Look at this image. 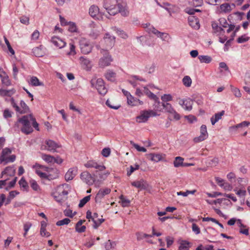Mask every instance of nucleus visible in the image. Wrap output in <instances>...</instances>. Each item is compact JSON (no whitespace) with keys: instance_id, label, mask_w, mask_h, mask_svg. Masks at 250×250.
I'll return each mask as SVG.
<instances>
[{"instance_id":"nucleus-32","label":"nucleus","mask_w":250,"mask_h":250,"mask_svg":"<svg viewBox=\"0 0 250 250\" xmlns=\"http://www.w3.org/2000/svg\"><path fill=\"white\" fill-rule=\"evenodd\" d=\"M29 83L34 86H43L44 85L43 83L40 82L39 79L35 76H32L31 78Z\"/></svg>"},{"instance_id":"nucleus-20","label":"nucleus","mask_w":250,"mask_h":250,"mask_svg":"<svg viewBox=\"0 0 250 250\" xmlns=\"http://www.w3.org/2000/svg\"><path fill=\"white\" fill-rule=\"evenodd\" d=\"M127 104L130 106H138L139 105H142L143 104V102L140 101L139 99H137L133 97L131 95V96L128 98L127 100Z\"/></svg>"},{"instance_id":"nucleus-38","label":"nucleus","mask_w":250,"mask_h":250,"mask_svg":"<svg viewBox=\"0 0 250 250\" xmlns=\"http://www.w3.org/2000/svg\"><path fill=\"white\" fill-rule=\"evenodd\" d=\"M29 184L31 188L35 191H38L40 189L39 185L37 184V182L34 179H30L29 180Z\"/></svg>"},{"instance_id":"nucleus-22","label":"nucleus","mask_w":250,"mask_h":250,"mask_svg":"<svg viewBox=\"0 0 250 250\" xmlns=\"http://www.w3.org/2000/svg\"><path fill=\"white\" fill-rule=\"evenodd\" d=\"M131 185L141 189H146L147 187V185L146 182L143 179H141L140 181H134L132 182Z\"/></svg>"},{"instance_id":"nucleus-30","label":"nucleus","mask_w":250,"mask_h":250,"mask_svg":"<svg viewBox=\"0 0 250 250\" xmlns=\"http://www.w3.org/2000/svg\"><path fill=\"white\" fill-rule=\"evenodd\" d=\"M221 13H228L231 11V6L229 3H225L220 6Z\"/></svg>"},{"instance_id":"nucleus-17","label":"nucleus","mask_w":250,"mask_h":250,"mask_svg":"<svg viewBox=\"0 0 250 250\" xmlns=\"http://www.w3.org/2000/svg\"><path fill=\"white\" fill-rule=\"evenodd\" d=\"M51 41L52 43L59 48L63 47L66 44L65 42L62 39L58 37H52Z\"/></svg>"},{"instance_id":"nucleus-9","label":"nucleus","mask_w":250,"mask_h":250,"mask_svg":"<svg viewBox=\"0 0 250 250\" xmlns=\"http://www.w3.org/2000/svg\"><path fill=\"white\" fill-rule=\"evenodd\" d=\"M208 137V133L207 130V126L206 125H203L200 128V135L194 138V141L195 143H199L205 140Z\"/></svg>"},{"instance_id":"nucleus-2","label":"nucleus","mask_w":250,"mask_h":250,"mask_svg":"<svg viewBox=\"0 0 250 250\" xmlns=\"http://www.w3.org/2000/svg\"><path fill=\"white\" fill-rule=\"evenodd\" d=\"M70 191V186L66 184L58 186L55 191L52 193V196L58 203H61L66 199V196Z\"/></svg>"},{"instance_id":"nucleus-11","label":"nucleus","mask_w":250,"mask_h":250,"mask_svg":"<svg viewBox=\"0 0 250 250\" xmlns=\"http://www.w3.org/2000/svg\"><path fill=\"white\" fill-rule=\"evenodd\" d=\"M81 178L83 182L88 185H92L95 181L94 177L87 171H84L81 173Z\"/></svg>"},{"instance_id":"nucleus-46","label":"nucleus","mask_w":250,"mask_h":250,"mask_svg":"<svg viewBox=\"0 0 250 250\" xmlns=\"http://www.w3.org/2000/svg\"><path fill=\"white\" fill-rule=\"evenodd\" d=\"M130 144L133 147H134L138 151H140V152H146V149L145 147H141V146H139L138 144H135L134 142L131 141L130 142Z\"/></svg>"},{"instance_id":"nucleus-15","label":"nucleus","mask_w":250,"mask_h":250,"mask_svg":"<svg viewBox=\"0 0 250 250\" xmlns=\"http://www.w3.org/2000/svg\"><path fill=\"white\" fill-rule=\"evenodd\" d=\"M115 37L111 35L110 33L107 32L104 37V42L106 43L107 46L109 48L112 47L115 42Z\"/></svg>"},{"instance_id":"nucleus-48","label":"nucleus","mask_w":250,"mask_h":250,"mask_svg":"<svg viewBox=\"0 0 250 250\" xmlns=\"http://www.w3.org/2000/svg\"><path fill=\"white\" fill-rule=\"evenodd\" d=\"M196 250H213V246L212 245H208L204 247L200 245L196 249Z\"/></svg>"},{"instance_id":"nucleus-59","label":"nucleus","mask_w":250,"mask_h":250,"mask_svg":"<svg viewBox=\"0 0 250 250\" xmlns=\"http://www.w3.org/2000/svg\"><path fill=\"white\" fill-rule=\"evenodd\" d=\"M64 213L66 216L72 218L76 214V212H74V213H73L72 210L68 209H65L64 211Z\"/></svg>"},{"instance_id":"nucleus-53","label":"nucleus","mask_w":250,"mask_h":250,"mask_svg":"<svg viewBox=\"0 0 250 250\" xmlns=\"http://www.w3.org/2000/svg\"><path fill=\"white\" fill-rule=\"evenodd\" d=\"M250 125V122L248 121H244L240 124L236 125L235 126H232V128H237L239 127H243L244 126H248Z\"/></svg>"},{"instance_id":"nucleus-64","label":"nucleus","mask_w":250,"mask_h":250,"mask_svg":"<svg viewBox=\"0 0 250 250\" xmlns=\"http://www.w3.org/2000/svg\"><path fill=\"white\" fill-rule=\"evenodd\" d=\"M185 118L187 119L188 122L190 123H193L194 122L197 121L196 118L192 115L186 116Z\"/></svg>"},{"instance_id":"nucleus-40","label":"nucleus","mask_w":250,"mask_h":250,"mask_svg":"<svg viewBox=\"0 0 250 250\" xmlns=\"http://www.w3.org/2000/svg\"><path fill=\"white\" fill-rule=\"evenodd\" d=\"M184 85L186 87H190L192 83V80L188 76H185L182 80Z\"/></svg>"},{"instance_id":"nucleus-45","label":"nucleus","mask_w":250,"mask_h":250,"mask_svg":"<svg viewBox=\"0 0 250 250\" xmlns=\"http://www.w3.org/2000/svg\"><path fill=\"white\" fill-rule=\"evenodd\" d=\"M67 26L68 31H77L78 28L75 22L69 21Z\"/></svg>"},{"instance_id":"nucleus-44","label":"nucleus","mask_w":250,"mask_h":250,"mask_svg":"<svg viewBox=\"0 0 250 250\" xmlns=\"http://www.w3.org/2000/svg\"><path fill=\"white\" fill-rule=\"evenodd\" d=\"M90 196L91 195H88L81 199L79 204V207H83L84 206V205L90 200Z\"/></svg>"},{"instance_id":"nucleus-49","label":"nucleus","mask_w":250,"mask_h":250,"mask_svg":"<svg viewBox=\"0 0 250 250\" xmlns=\"http://www.w3.org/2000/svg\"><path fill=\"white\" fill-rule=\"evenodd\" d=\"M104 219H103V218H101V219H97L96 220H95V221H94L93 222V227L96 229H97L99 226L100 225L103 223L104 222Z\"/></svg>"},{"instance_id":"nucleus-43","label":"nucleus","mask_w":250,"mask_h":250,"mask_svg":"<svg viewBox=\"0 0 250 250\" xmlns=\"http://www.w3.org/2000/svg\"><path fill=\"white\" fill-rule=\"evenodd\" d=\"M19 184L21 187L23 188L26 191L28 190L29 187L27 183L23 177L21 178L19 182Z\"/></svg>"},{"instance_id":"nucleus-41","label":"nucleus","mask_w":250,"mask_h":250,"mask_svg":"<svg viewBox=\"0 0 250 250\" xmlns=\"http://www.w3.org/2000/svg\"><path fill=\"white\" fill-rule=\"evenodd\" d=\"M144 92L150 99H157V97L156 95L151 92L146 87H144Z\"/></svg>"},{"instance_id":"nucleus-55","label":"nucleus","mask_w":250,"mask_h":250,"mask_svg":"<svg viewBox=\"0 0 250 250\" xmlns=\"http://www.w3.org/2000/svg\"><path fill=\"white\" fill-rule=\"evenodd\" d=\"M81 63L86 66H88L90 64V61L84 57H81L80 58Z\"/></svg>"},{"instance_id":"nucleus-6","label":"nucleus","mask_w":250,"mask_h":250,"mask_svg":"<svg viewBox=\"0 0 250 250\" xmlns=\"http://www.w3.org/2000/svg\"><path fill=\"white\" fill-rule=\"evenodd\" d=\"M89 14L93 18L99 20L102 19L104 15L102 12H100L99 7L95 5H92L90 7Z\"/></svg>"},{"instance_id":"nucleus-19","label":"nucleus","mask_w":250,"mask_h":250,"mask_svg":"<svg viewBox=\"0 0 250 250\" xmlns=\"http://www.w3.org/2000/svg\"><path fill=\"white\" fill-rule=\"evenodd\" d=\"M136 236L137 237V240L138 241H141L145 238L146 239V241L147 243L152 244L153 242L152 241L149 239L148 238L152 237V235L150 234H147L146 233H144L142 232H137L136 233Z\"/></svg>"},{"instance_id":"nucleus-28","label":"nucleus","mask_w":250,"mask_h":250,"mask_svg":"<svg viewBox=\"0 0 250 250\" xmlns=\"http://www.w3.org/2000/svg\"><path fill=\"white\" fill-rule=\"evenodd\" d=\"M15 93V90L14 89H11L10 90H6L4 89H0V96H11Z\"/></svg>"},{"instance_id":"nucleus-3","label":"nucleus","mask_w":250,"mask_h":250,"mask_svg":"<svg viewBox=\"0 0 250 250\" xmlns=\"http://www.w3.org/2000/svg\"><path fill=\"white\" fill-rule=\"evenodd\" d=\"M30 118H32V114L23 116L18 120V122L22 125L21 131L26 134H29L33 131L30 125Z\"/></svg>"},{"instance_id":"nucleus-51","label":"nucleus","mask_w":250,"mask_h":250,"mask_svg":"<svg viewBox=\"0 0 250 250\" xmlns=\"http://www.w3.org/2000/svg\"><path fill=\"white\" fill-rule=\"evenodd\" d=\"M161 100L164 103H167V102L171 101L172 100V97L170 94H164L162 96Z\"/></svg>"},{"instance_id":"nucleus-14","label":"nucleus","mask_w":250,"mask_h":250,"mask_svg":"<svg viewBox=\"0 0 250 250\" xmlns=\"http://www.w3.org/2000/svg\"><path fill=\"white\" fill-rule=\"evenodd\" d=\"M84 166L87 168H95L100 171H103L105 169V167L104 165H99L93 161H88Z\"/></svg>"},{"instance_id":"nucleus-10","label":"nucleus","mask_w":250,"mask_h":250,"mask_svg":"<svg viewBox=\"0 0 250 250\" xmlns=\"http://www.w3.org/2000/svg\"><path fill=\"white\" fill-rule=\"evenodd\" d=\"M45 145L42 146V149H47L50 151H55L56 148L60 147L59 145L54 141L49 140L45 142Z\"/></svg>"},{"instance_id":"nucleus-26","label":"nucleus","mask_w":250,"mask_h":250,"mask_svg":"<svg viewBox=\"0 0 250 250\" xmlns=\"http://www.w3.org/2000/svg\"><path fill=\"white\" fill-rule=\"evenodd\" d=\"M224 113L225 111L224 110H222L220 112L215 114V115L213 116H212L210 119L211 124L212 125H215L216 123H217L220 119H221L222 116L224 115Z\"/></svg>"},{"instance_id":"nucleus-24","label":"nucleus","mask_w":250,"mask_h":250,"mask_svg":"<svg viewBox=\"0 0 250 250\" xmlns=\"http://www.w3.org/2000/svg\"><path fill=\"white\" fill-rule=\"evenodd\" d=\"M147 158L151 161L155 162H158L160 161L162 159L161 154L155 153H150L147 154Z\"/></svg>"},{"instance_id":"nucleus-47","label":"nucleus","mask_w":250,"mask_h":250,"mask_svg":"<svg viewBox=\"0 0 250 250\" xmlns=\"http://www.w3.org/2000/svg\"><path fill=\"white\" fill-rule=\"evenodd\" d=\"M70 222V220L69 218H66L62 220L58 221L56 223V225L58 226H61L64 225H67Z\"/></svg>"},{"instance_id":"nucleus-35","label":"nucleus","mask_w":250,"mask_h":250,"mask_svg":"<svg viewBox=\"0 0 250 250\" xmlns=\"http://www.w3.org/2000/svg\"><path fill=\"white\" fill-rule=\"evenodd\" d=\"M198 59L201 63H209L212 60L211 57L208 55H200Z\"/></svg>"},{"instance_id":"nucleus-4","label":"nucleus","mask_w":250,"mask_h":250,"mask_svg":"<svg viewBox=\"0 0 250 250\" xmlns=\"http://www.w3.org/2000/svg\"><path fill=\"white\" fill-rule=\"evenodd\" d=\"M90 83L91 87L96 88L101 95H104L107 93V90L102 79L93 78L90 81Z\"/></svg>"},{"instance_id":"nucleus-13","label":"nucleus","mask_w":250,"mask_h":250,"mask_svg":"<svg viewBox=\"0 0 250 250\" xmlns=\"http://www.w3.org/2000/svg\"><path fill=\"white\" fill-rule=\"evenodd\" d=\"M179 104L187 111H190L192 108L193 101L190 99L182 100L179 101Z\"/></svg>"},{"instance_id":"nucleus-37","label":"nucleus","mask_w":250,"mask_h":250,"mask_svg":"<svg viewBox=\"0 0 250 250\" xmlns=\"http://www.w3.org/2000/svg\"><path fill=\"white\" fill-rule=\"evenodd\" d=\"M154 103L153 105V109L159 112L162 111L163 108L161 107V105H160V102L159 98H157V99H154Z\"/></svg>"},{"instance_id":"nucleus-23","label":"nucleus","mask_w":250,"mask_h":250,"mask_svg":"<svg viewBox=\"0 0 250 250\" xmlns=\"http://www.w3.org/2000/svg\"><path fill=\"white\" fill-rule=\"evenodd\" d=\"M32 52L36 57H41L43 56L44 54L43 46L40 45L39 47L34 48L32 50Z\"/></svg>"},{"instance_id":"nucleus-34","label":"nucleus","mask_w":250,"mask_h":250,"mask_svg":"<svg viewBox=\"0 0 250 250\" xmlns=\"http://www.w3.org/2000/svg\"><path fill=\"white\" fill-rule=\"evenodd\" d=\"M29 110V108L23 101H21V107H20L19 113L23 114L27 113Z\"/></svg>"},{"instance_id":"nucleus-60","label":"nucleus","mask_w":250,"mask_h":250,"mask_svg":"<svg viewBox=\"0 0 250 250\" xmlns=\"http://www.w3.org/2000/svg\"><path fill=\"white\" fill-rule=\"evenodd\" d=\"M220 25L224 28L228 27L229 23L227 22L225 18H220L219 20Z\"/></svg>"},{"instance_id":"nucleus-42","label":"nucleus","mask_w":250,"mask_h":250,"mask_svg":"<svg viewBox=\"0 0 250 250\" xmlns=\"http://www.w3.org/2000/svg\"><path fill=\"white\" fill-rule=\"evenodd\" d=\"M121 200L122 206L123 207H126L129 206L130 201L128 199H126L123 195H121L120 197Z\"/></svg>"},{"instance_id":"nucleus-58","label":"nucleus","mask_w":250,"mask_h":250,"mask_svg":"<svg viewBox=\"0 0 250 250\" xmlns=\"http://www.w3.org/2000/svg\"><path fill=\"white\" fill-rule=\"evenodd\" d=\"M189 25L192 27L194 30H198L200 28V24L199 21H193V22H191L189 23Z\"/></svg>"},{"instance_id":"nucleus-54","label":"nucleus","mask_w":250,"mask_h":250,"mask_svg":"<svg viewBox=\"0 0 250 250\" xmlns=\"http://www.w3.org/2000/svg\"><path fill=\"white\" fill-rule=\"evenodd\" d=\"M143 27L145 29H147V31H158V30H156L155 28L151 25L149 23L144 24L143 25Z\"/></svg>"},{"instance_id":"nucleus-7","label":"nucleus","mask_w":250,"mask_h":250,"mask_svg":"<svg viewBox=\"0 0 250 250\" xmlns=\"http://www.w3.org/2000/svg\"><path fill=\"white\" fill-rule=\"evenodd\" d=\"M162 106L166 112L171 114L174 119L179 120L180 119V115L174 109L171 104L168 103H163Z\"/></svg>"},{"instance_id":"nucleus-5","label":"nucleus","mask_w":250,"mask_h":250,"mask_svg":"<svg viewBox=\"0 0 250 250\" xmlns=\"http://www.w3.org/2000/svg\"><path fill=\"white\" fill-rule=\"evenodd\" d=\"M100 52L104 55V57L99 61V64L101 67H104L108 66L112 61L111 57L109 55L107 50L101 49Z\"/></svg>"},{"instance_id":"nucleus-36","label":"nucleus","mask_w":250,"mask_h":250,"mask_svg":"<svg viewBox=\"0 0 250 250\" xmlns=\"http://www.w3.org/2000/svg\"><path fill=\"white\" fill-rule=\"evenodd\" d=\"M244 15H245V14L243 12H236L233 13L232 14L229 15L228 16V19L229 21V22L230 23H231V22L230 21V20H232L233 16L235 15V16H237V17L238 18V19L239 20L241 21L243 17L244 16Z\"/></svg>"},{"instance_id":"nucleus-63","label":"nucleus","mask_w":250,"mask_h":250,"mask_svg":"<svg viewBox=\"0 0 250 250\" xmlns=\"http://www.w3.org/2000/svg\"><path fill=\"white\" fill-rule=\"evenodd\" d=\"M192 231L196 234H198L200 233V229L199 227L196 224H192Z\"/></svg>"},{"instance_id":"nucleus-1","label":"nucleus","mask_w":250,"mask_h":250,"mask_svg":"<svg viewBox=\"0 0 250 250\" xmlns=\"http://www.w3.org/2000/svg\"><path fill=\"white\" fill-rule=\"evenodd\" d=\"M103 7L109 15L114 16L120 13L123 16H126L128 13L125 8L118 3L117 0H104Z\"/></svg>"},{"instance_id":"nucleus-33","label":"nucleus","mask_w":250,"mask_h":250,"mask_svg":"<svg viewBox=\"0 0 250 250\" xmlns=\"http://www.w3.org/2000/svg\"><path fill=\"white\" fill-rule=\"evenodd\" d=\"M11 149L9 148H5L2 150V154L0 156V162L1 163L5 162V159L6 158L5 156L11 153Z\"/></svg>"},{"instance_id":"nucleus-18","label":"nucleus","mask_w":250,"mask_h":250,"mask_svg":"<svg viewBox=\"0 0 250 250\" xmlns=\"http://www.w3.org/2000/svg\"><path fill=\"white\" fill-rule=\"evenodd\" d=\"M77 169L75 167L69 169L65 175V179L67 181L72 180L76 175Z\"/></svg>"},{"instance_id":"nucleus-29","label":"nucleus","mask_w":250,"mask_h":250,"mask_svg":"<svg viewBox=\"0 0 250 250\" xmlns=\"http://www.w3.org/2000/svg\"><path fill=\"white\" fill-rule=\"evenodd\" d=\"M184 159L180 156H177L175 158V159L173 161V165L174 167H182L184 164Z\"/></svg>"},{"instance_id":"nucleus-61","label":"nucleus","mask_w":250,"mask_h":250,"mask_svg":"<svg viewBox=\"0 0 250 250\" xmlns=\"http://www.w3.org/2000/svg\"><path fill=\"white\" fill-rule=\"evenodd\" d=\"M220 186L223 187L226 190H231L232 189V186L228 183H224L223 184H220Z\"/></svg>"},{"instance_id":"nucleus-56","label":"nucleus","mask_w":250,"mask_h":250,"mask_svg":"<svg viewBox=\"0 0 250 250\" xmlns=\"http://www.w3.org/2000/svg\"><path fill=\"white\" fill-rule=\"evenodd\" d=\"M36 173L41 178L47 179L48 175L46 173L42 172L40 170L36 169L35 170Z\"/></svg>"},{"instance_id":"nucleus-57","label":"nucleus","mask_w":250,"mask_h":250,"mask_svg":"<svg viewBox=\"0 0 250 250\" xmlns=\"http://www.w3.org/2000/svg\"><path fill=\"white\" fill-rule=\"evenodd\" d=\"M111 151L108 147L104 148L102 151V154L104 157H107L109 156Z\"/></svg>"},{"instance_id":"nucleus-62","label":"nucleus","mask_w":250,"mask_h":250,"mask_svg":"<svg viewBox=\"0 0 250 250\" xmlns=\"http://www.w3.org/2000/svg\"><path fill=\"white\" fill-rule=\"evenodd\" d=\"M229 29L227 30V31H232L235 29L234 31H237L239 29L240 26L238 25L237 26H235L234 24H232L231 23L229 24L228 26Z\"/></svg>"},{"instance_id":"nucleus-8","label":"nucleus","mask_w":250,"mask_h":250,"mask_svg":"<svg viewBox=\"0 0 250 250\" xmlns=\"http://www.w3.org/2000/svg\"><path fill=\"white\" fill-rule=\"evenodd\" d=\"M80 46L82 53L87 54L89 53L92 50L91 45L85 39H82L80 41Z\"/></svg>"},{"instance_id":"nucleus-27","label":"nucleus","mask_w":250,"mask_h":250,"mask_svg":"<svg viewBox=\"0 0 250 250\" xmlns=\"http://www.w3.org/2000/svg\"><path fill=\"white\" fill-rule=\"evenodd\" d=\"M104 77L107 80L113 82L115 80L116 73L112 70H108L104 74Z\"/></svg>"},{"instance_id":"nucleus-50","label":"nucleus","mask_w":250,"mask_h":250,"mask_svg":"<svg viewBox=\"0 0 250 250\" xmlns=\"http://www.w3.org/2000/svg\"><path fill=\"white\" fill-rule=\"evenodd\" d=\"M189 243L187 241H182L179 246V249L180 250H186L188 249L189 247Z\"/></svg>"},{"instance_id":"nucleus-12","label":"nucleus","mask_w":250,"mask_h":250,"mask_svg":"<svg viewBox=\"0 0 250 250\" xmlns=\"http://www.w3.org/2000/svg\"><path fill=\"white\" fill-rule=\"evenodd\" d=\"M111 191L110 189L108 188H105L104 189H100L98 193L96 194L95 197V202H100L101 199L104 198V197L110 193Z\"/></svg>"},{"instance_id":"nucleus-21","label":"nucleus","mask_w":250,"mask_h":250,"mask_svg":"<svg viewBox=\"0 0 250 250\" xmlns=\"http://www.w3.org/2000/svg\"><path fill=\"white\" fill-rule=\"evenodd\" d=\"M0 77L1 79V83L4 85L9 86L11 84V82L8 76L1 68H0Z\"/></svg>"},{"instance_id":"nucleus-39","label":"nucleus","mask_w":250,"mask_h":250,"mask_svg":"<svg viewBox=\"0 0 250 250\" xmlns=\"http://www.w3.org/2000/svg\"><path fill=\"white\" fill-rule=\"evenodd\" d=\"M42 159L48 163H53L54 161V157L50 155L43 154L42 155Z\"/></svg>"},{"instance_id":"nucleus-16","label":"nucleus","mask_w":250,"mask_h":250,"mask_svg":"<svg viewBox=\"0 0 250 250\" xmlns=\"http://www.w3.org/2000/svg\"><path fill=\"white\" fill-rule=\"evenodd\" d=\"M149 118V113L147 110H142L140 112V115L137 117V122L145 123L148 121Z\"/></svg>"},{"instance_id":"nucleus-52","label":"nucleus","mask_w":250,"mask_h":250,"mask_svg":"<svg viewBox=\"0 0 250 250\" xmlns=\"http://www.w3.org/2000/svg\"><path fill=\"white\" fill-rule=\"evenodd\" d=\"M139 168V165L135 164L134 166H131L130 167V170L127 171V175L130 176L135 170Z\"/></svg>"},{"instance_id":"nucleus-31","label":"nucleus","mask_w":250,"mask_h":250,"mask_svg":"<svg viewBox=\"0 0 250 250\" xmlns=\"http://www.w3.org/2000/svg\"><path fill=\"white\" fill-rule=\"evenodd\" d=\"M16 169L14 167H8L2 172V174H6L10 176H13L14 175Z\"/></svg>"},{"instance_id":"nucleus-25","label":"nucleus","mask_w":250,"mask_h":250,"mask_svg":"<svg viewBox=\"0 0 250 250\" xmlns=\"http://www.w3.org/2000/svg\"><path fill=\"white\" fill-rule=\"evenodd\" d=\"M163 41L168 42L170 37L167 32H151Z\"/></svg>"}]
</instances>
